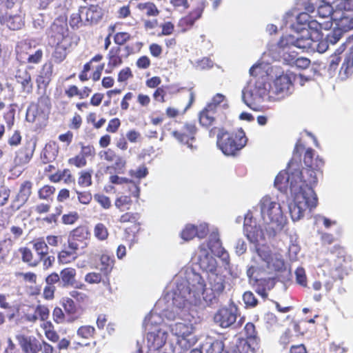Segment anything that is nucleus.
Here are the masks:
<instances>
[{"mask_svg":"<svg viewBox=\"0 0 353 353\" xmlns=\"http://www.w3.org/2000/svg\"><path fill=\"white\" fill-rule=\"evenodd\" d=\"M303 173L300 183L292 190L294 192V203L289 208L294 221L299 220L304 216L306 210L311 211L318 205V198L313 189L318 182L317 177H314L308 171Z\"/></svg>","mask_w":353,"mask_h":353,"instance_id":"f257e3e1","label":"nucleus"},{"mask_svg":"<svg viewBox=\"0 0 353 353\" xmlns=\"http://www.w3.org/2000/svg\"><path fill=\"white\" fill-rule=\"evenodd\" d=\"M226 285V276L221 274H210L207 276V283L201 274L194 273L189 279L190 293L194 296L201 295L208 303H216L223 294Z\"/></svg>","mask_w":353,"mask_h":353,"instance_id":"f03ea898","label":"nucleus"},{"mask_svg":"<svg viewBox=\"0 0 353 353\" xmlns=\"http://www.w3.org/2000/svg\"><path fill=\"white\" fill-rule=\"evenodd\" d=\"M208 135L210 138L216 136V146L228 157H236L246 145L248 138L242 130L230 132L223 128H212Z\"/></svg>","mask_w":353,"mask_h":353,"instance_id":"7ed1b4c3","label":"nucleus"},{"mask_svg":"<svg viewBox=\"0 0 353 353\" xmlns=\"http://www.w3.org/2000/svg\"><path fill=\"white\" fill-rule=\"evenodd\" d=\"M259 205L263 222L266 225V231L270 235H276L285 223V217L280 203L269 195H265L261 198Z\"/></svg>","mask_w":353,"mask_h":353,"instance_id":"20e7f679","label":"nucleus"},{"mask_svg":"<svg viewBox=\"0 0 353 353\" xmlns=\"http://www.w3.org/2000/svg\"><path fill=\"white\" fill-rule=\"evenodd\" d=\"M247 276L249 283L255 292L262 298L268 297V291L273 288L274 285V278L265 273L263 265H251L247 270Z\"/></svg>","mask_w":353,"mask_h":353,"instance_id":"39448f33","label":"nucleus"},{"mask_svg":"<svg viewBox=\"0 0 353 353\" xmlns=\"http://www.w3.org/2000/svg\"><path fill=\"white\" fill-rule=\"evenodd\" d=\"M256 250L258 256L265 263L262 265L265 268L267 274L270 276L285 270L284 260L277 254H273L269 247L262 245L256 248Z\"/></svg>","mask_w":353,"mask_h":353,"instance_id":"423d86ee","label":"nucleus"},{"mask_svg":"<svg viewBox=\"0 0 353 353\" xmlns=\"http://www.w3.org/2000/svg\"><path fill=\"white\" fill-rule=\"evenodd\" d=\"M173 125L172 130L170 129V134L179 142L187 145L192 148V142L195 140V135L197 132V128L193 122H182L172 121L169 123Z\"/></svg>","mask_w":353,"mask_h":353,"instance_id":"0eeeda50","label":"nucleus"},{"mask_svg":"<svg viewBox=\"0 0 353 353\" xmlns=\"http://www.w3.org/2000/svg\"><path fill=\"white\" fill-rule=\"evenodd\" d=\"M244 332L246 340L240 341L235 349L228 353H255L260 339L254 323H247L244 327Z\"/></svg>","mask_w":353,"mask_h":353,"instance_id":"6e6552de","label":"nucleus"},{"mask_svg":"<svg viewBox=\"0 0 353 353\" xmlns=\"http://www.w3.org/2000/svg\"><path fill=\"white\" fill-rule=\"evenodd\" d=\"M152 323H145V328L150 330ZM147 345L150 352H156L162 348L167 341L168 333L159 328L156 327L154 330L149 331L147 334Z\"/></svg>","mask_w":353,"mask_h":353,"instance_id":"1a4fd4ad","label":"nucleus"},{"mask_svg":"<svg viewBox=\"0 0 353 353\" xmlns=\"http://www.w3.org/2000/svg\"><path fill=\"white\" fill-rule=\"evenodd\" d=\"M291 161L289 163L288 172H280L274 179V185L279 189H281L286 186V184L290 183L291 190L296 188L301 179V172L299 170L292 171L291 168L293 165Z\"/></svg>","mask_w":353,"mask_h":353,"instance_id":"9d476101","label":"nucleus"},{"mask_svg":"<svg viewBox=\"0 0 353 353\" xmlns=\"http://www.w3.org/2000/svg\"><path fill=\"white\" fill-rule=\"evenodd\" d=\"M297 75L290 71H287L279 75L274 81L275 93L282 97L288 96L294 90V82Z\"/></svg>","mask_w":353,"mask_h":353,"instance_id":"9b49d317","label":"nucleus"},{"mask_svg":"<svg viewBox=\"0 0 353 353\" xmlns=\"http://www.w3.org/2000/svg\"><path fill=\"white\" fill-rule=\"evenodd\" d=\"M193 330L191 324L181 322L175 323L172 328V332L178 337V343L185 348H190L194 344Z\"/></svg>","mask_w":353,"mask_h":353,"instance_id":"f8f14e48","label":"nucleus"},{"mask_svg":"<svg viewBox=\"0 0 353 353\" xmlns=\"http://www.w3.org/2000/svg\"><path fill=\"white\" fill-rule=\"evenodd\" d=\"M314 150L311 148H308L305 150L303 155V162L305 165V168L299 170V172H301V176H303V172L307 171L310 172L314 177H317L316 172H321L322 173L321 169L324 165V161L318 156L314 159Z\"/></svg>","mask_w":353,"mask_h":353,"instance_id":"ddd939ff","label":"nucleus"},{"mask_svg":"<svg viewBox=\"0 0 353 353\" xmlns=\"http://www.w3.org/2000/svg\"><path fill=\"white\" fill-rule=\"evenodd\" d=\"M90 232L84 225H79L70 232L68 244L73 248L83 249L87 247Z\"/></svg>","mask_w":353,"mask_h":353,"instance_id":"4468645a","label":"nucleus"},{"mask_svg":"<svg viewBox=\"0 0 353 353\" xmlns=\"http://www.w3.org/2000/svg\"><path fill=\"white\" fill-rule=\"evenodd\" d=\"M205 6V1H199L196 7L179 20V26L182 28L183 31L190 30L194 25L195 21L201 17Z\"/></svg>","mask_w":353,"mask_h":353,"instance_id":"2eb2a0df","label":"nucleus"},{"mask_svg":"<svg viewBox=\"0 0 353 353\" xmlns=\"http://www.w3.org/2000/svg\"><path fill=\"white\" fill-rule=\"evenodd\" d=\"M141 215L139 212H126L121 214L118 219V221L121 224L130 223V228L125 229V233L128 234V237L132 236H135V234L139 231L141 223L139 221Z\"/></svg>","mask_w":353,"mask_h":353,"instance_id":"dca6fc26","label":"nucleus"},{"mask_svg":"<svg viewBox=\"0 0 353 353\" xmlns=\"http://www.w3.org/2000/svg\"><path fill=\"white\" fill-rule=\"evenodd\" d=\"M226 119L225 115L215 112L206 105L199 113V124L209 130L214 128L218 120L223 121Z\"/></svg>","mask_w":353,"mask_h":353,"instance_id":"f3484780","label":"nucleus"},{"mask_svg":"<svg viewBox=\"0 0 353 353\" xmlns=\"http://www.w3.org/2000/svg\"><path fill=\"white\" fill-rule=\"evenodd\" d=\"M16 338L24 353H39L41 350V344L32 336L17 334Z\"/></svg>","mask_w":353,"mask_h":353,"instance_id":"a211bd4d","label":"nucleus"},{"mask_svg":"<svg viewBox=\"0 0 353 353\" xmlns=\"http://www.w3.org/2000/svg\"><path fill=\"white\" fill-rule=\"evenodd\" d=\"M237 315L232 309L223 307L218 310L214 315V321L221 327L226 328L236 323Z\"/></svg>","mask_w":353,"mask_h":353,"instance_id":"6ab92c4d","label":"nucleus"},{"mask_svg":"<svg viewBox=\"0 0 353 353\" xmlns=\"http://www.w3.org/2000/svg\"><path fill=\"white\" fill-rule=\"evenodd\" d=\"M52 45L68 44V28L67 24L58 25L53 23L51 26Z\"/></svg>","mask_w":353,"mask_h":353,"instance_id":"aec40b11","label":"nucleus"},{"mask_svg":"<svg viewBox=\"0 0 353 353\" xmlns=\"http://www.w3.org/2000/svg\"><path fill=\"white\" fill-rule=\"evenodd\" d=\"M205 105L215 112L221 114L223 116L225 115L223 111L228 110L229 108V103L226 97L221 93H217L214 95L210 101Z\"/></svg>","mask_w":353,"mask_h":353,"instance_id":"412c9836","label":"nucleus"},{"mask_svg":"<svg viewBox=\"0 0 353 353\" xmlns=\"http://www.w3.org/2000/svg\"><path fill=\"white\" fill-rule=\"evenodd\" d=\"M353 74V46L345 54L341 68L339 71V77L344 81Z\"/></svg>","mask_w":353,"mask_h":353,"instance_id":"4be33fe9","label":"nucleus"},{"mask_svg":"<svg viewBox=\"0 0 353 353\" xmlns=\"http://www.w3.org/2000/svg\"><path fill=\"white\" fill-rule=\"evenodd\" d=\"M334 0H323L322 3L318 7L317 13L321 18H328L330 17L332 20H337V9L335 7Z\"/></svg>","mask_w":353,"mask_h":353,"instance_id":"5701e85b","label":"nucleus"},{"mask_svg":"<svg viewBox=\"0 0 353 353\" xmlns=\"http://www.w3.org/2000/svg\"><path fill=\"white\" fill-rule=\"evenodd\" d=\"M109 181L112 184L121 185L127 184V188L129 192H131L133 197L138 199L140 195V188L137 183L132 180L125 177H120L117 174L111 175L109 177Z\"/></svg>","mask_w":353,"mask_h":353,"instance_id":"b1692460","label":"nucleus"},{"mask_svg":"<svg viewBox=\"0 0 353 353\" xmlns=\"http://www.w3.org/2000/svg\"><path fill=\"white\" fill-rule=\"evenodd\" d=\"M32 184L29 181L21 183L19 191L12 202V208L19 209L28 199L31 194Z\"/></svg>","mask_w":353,"mask_h":353,"instance_id":"393cba45","label":"nucleus"},{"mask_svg":"<svg viewBox=\"0 0 353 353\" xmlns=\"http://www.w3.org/2000/svg\"><path fill=\"white\" fill-rule=\"evenodd\" d=\"M62 306L68 316V321L72 323L81 317V312L79 307L75 304L74 300L70 297H65L62 301Z\"/></svg>","mask_w":353,"mask_h":353,"instance_id":"a878e982","label":"nucleus"},{"mask_svg":"<svg viewBox=\"0 0 353 353\" xmlns=\"http://www.w3.org/2000/svg\"><path fill=\"white\" fill-rule=\"evenodd\" d=\"M248 216L249 214H248L245 216L243 224L244 231L246 233L248 239L253 243H256L259 241V236H261L262 232L256 226L253 227L249 224V222H251L252 221V216L250 217H248Z\"/></svg>","mask_w":353,"mask_h":353,"instance_id":"bb28decb","label":"nucleus"},{"mask_svg":"<svg viewBox=\"0 0 353 353\" xmlns=\"http://www.w3.org/2000/svg\"><path fill=\"white\" fill-rule=\"evenodd\" d=\"M34 143H27L16 154L14 161L17 165H23L28 163L32 157Z\"/></svg>","mask_w":353,"mask_h":353,"instance_id":"cd10ccee","label":"nucleus"},{"mask_svg":"<svg viewBox=\"0 0 353 353\" xmlns=\"http://www.w3.org/2000/svg\"><path fill=\"white\" fill-rule=\"evenodd\" d=\"M207 232L208 230H205V228H203L201 231L200 234L197 226L188 223L186 224L181 230L180 236L184 241H188L192 240L196 236L203 238L207 234Z\"/></svg>","mask_w":353,"mask_h":353,"instance_id":"c85d7f7f","label":"nucleus"},{"mask_svg":"<svg viewBox=\"0 0 353 353\" xmlns=\"http://www.w3.org/2000/svg\"><path fill=\"white\" fill-rule=\"evenodd\" d=\"M199 265L203 271L208 273V275L212 273H218L216 260L212 256L205 254V256L200 257Z\"/></svg>","mask_w":353,"mask_h":353,"instance_id":"c756f323","label":"nucleus"},{"mask_svg":"<svg viewBox=\"0 0 353 353\" xmlns=\"http://www.w3.org/2000/svg\"><path fill=\"white\" fill-rule=\"evenodd\" d=\"M78 249L73 248L71 245L64 248L58 254V260L60 263L67 264L75 261L78 257Z\"/></svg>","mask_w":353,"mask_h":353,"instance_id":"7c9ffc66","label":"nucleus"},{"mask_svg":"<svg viewBox=\"0 0 353 353\" xmlns=\"http://www.w3.org/2000/svg\"><path fill=\"white\" fill-rule=\"evenodd\" d=\"M208 247L213 254L221 257L223 260L226 261L229 259L228 252L222 247L220 239L216 236H214L209 240Z\"/></svg>","mask_w":353,"mask_h":353,"instance_id":"2f4dec72","label":"nucleus"},{"mask_svg":"<svg viewBox=\"0 0 353 353\" xmlns=\"http://www.w3.org/2000/svg\"><path fill=\"white\" fill-rule=\"evenodd\" d=\"M18 83H21L24 90L29 92L32 88L31 77L26 67L19 68L15 74Z\"/></svg>","mask_w":353,"mask_h":353,"instance_id":"473e14b6","label":"nucleus"},{"mask_svg":"<svg viewBox=\"0 0 353 353\" xmlns=\"http://www.w3.org/2000/svg\"><path fill=\"white\" fill-rule=\"evenodd\" d=\"M48 179L53 183H58L63 179L66 184L74 182V178L72 175L70 170L68 168L64 169L63 171L57 170L54 173L49 174Z\"/></svg>","mask_w":353,"mask_h":353,"instance_id":"72a5a7b5","label":"nucleus"},{"mask_svg":"<svg viewBox=\"0 0 353 353\" xmlns=\"http://www.w3.org/2000/svg\"><path fill=\"white\" fill-rule=\"evenodd\" d=\"M114 257L107 253H103L100 256L101 272L105 276H108L112 272L114 265Z\"/></svg>","mask_w":353,"mask_h":353,"instance_id":"f704fd0d","label":"nucleus"},{"mask_svg":"<svg viewBox=\"0 0 353 353\" xmlns=\"http://www.w3.org/2000/svg\"><path fill=\"white\" fill-rule=\"evenodd\" d=\"M137 8L141 12L145 14L147 17H157L159 14L160 11L153 2L139 3L137 6Z\"/></svg>","mask_w":353,"mask_h":353,"instance_id":"c9c22d12","label":"nucleus"},{"mask_svg":"<svg viewBox=\"0 0 353 353\" xmlns=\"http://www.w3.org/2000/svg\"><path fill=\"white\" fill-rule=\"evenodd\" d=\"M108 59L109 66L115 68L120 65L123 63L120 47H112L108 54Z\"/></svg>","mask_w":353,"mask_h":353,"instance_id":"e433bc0d","label":"nucleus"},{"mask_svg":"<svg viewBox=\"0 0 353 353\" xmlns=\"http://www.w3.org/2000/svg\"><path fill=\"white\" fill-rule=\"evenodd\" d=\"M76 270L73 268H65L61 271L60 276L63 286L74 285L75 283Z\"/></svg>","mask_w":353,"mask_h":353,"instance_id":"4c0bfd02","label":"nucleus"},{"mask_svg":"<svg viewBox=\"0 0 353 353\" xmlns=\"http://www.w3.org/2000/svg\"><path fill=\"white\" fill-rule=\"evenodd\" d=\"M60 281V276L57 273H52L46 278V282L49 286L46 287V299H52L55 287L54 283Z\"/></svg>","mask_w":353,"mask_h":353,"instance_id":"58836bf2","label":"nucleus"},{"mask_svg":"<svg viewBox=\"0 0 353 353\" xmlns=\"http://www.w3.org/2000/svg\"><path fill=\"white\" fill-rule=\"evenodd\" d=\"M39 7L37 8L32 12L33 26L37 30H42L43 28V1L39 0Z\"/></svg>","mask_w":353,"mask_h":353,"instance_id":"ea45409f","label":"nucleus"},{"mask_svg":"<svg viewBox=\"0 0 353 353\" xmlns=\"http://www.w3.org/2000/svg\"><path fill=\"white\" fill-rule=\"evenodd\" d=\"M101 19L99 8L96 5H90L85 12V21L90 23H97Z\"/></svg>","mask_w":353,"mask_h":353,"instance_id":"a19ab883","label":"nucleus"},{"mask_svg":"<svg viewBox=\"0 0 353 353\" xmlns=\"http://www.w3.org/2000/svg\"><path fill=\"white\" fill-rule=\"evenodd\" d=\"M314 38L310 35L307 37L301 36L298 37L294 41V46L298 48L302 49L303 51L312 52Z\"/></svg>","mask_w":353,"mask_h":353,"instance_id":"79ce46f5","label":"nucleus"},{"mask_svg":"<svg viewBox=\"0 0 353 353\" xmlns=\"http://www.w3.org/2000/svg\"><path fill=\"white\" fill-rule=\"evenodd\" d=\"M32 48L30 42L27 41H22L18 43L16 46L17 57L20 61L25 62L27 57L26 52H32Z\"/></svg>","mask_w":353,"mask_h":353,"instance_id":"37998d69","label":"nucleus"},{"mask_svg":"<svg viewBox=\"0 0 353 353\" xmlns=\"http://www.w3.org/2000/svg\"><path fill=\"white\" fill-rule=\"evenodd\" d=\"M23 18L20 14L10 15L6 17V25L10 30H20L23 26Z\"/></svg>","mask_w":353,"mask_h":353,"instance_id":"c03bdc74","label":"nucleus"},{"mask_svg":"<svg viewBox=\"0 0 353 353\" xmlns=\"http://www.w3.org/2000/svg\"><path fill=\"white\" fill-rule=\"evenodd\" d=\"M59 145L54 141H50L46 144V163L52 162L59 154Z\"/></svg>","mask_w":353,"mask_h":353,"instance_id":"a18cd8bd","label":"nucleus"},{"mask_svg":"<svg viewBox=\"0 0 353 353\" xmlns=\"http://www.w3.org/2000/svg\"><path fill=\"white\" fill-rule=\"evenodd\" d=\"M96 334L95 327L90 325H81L77 330V336L83 339H93Z\"/></svg>","mask_w":353,"mask_h":353,"instance_id":"49530a36","label":"nucleus"},{"mask_svg":"<svg viewBox=\"0 0 353 353\" xmlns=\"http://www.w3.org/2000/svg\"><path fill=\"white\" fill-rule=\"evenodd\" d=\"M307 26L308 28V35L313 38H321L323 37L321 32L323 29L322 24L316 20L311 19Z\"/></svg>","mask_w":353,"mask_h":353,"instance_id":"de8ad7c7","label":"nucleus"},{"mask_svg":"<svg viewBox=\"0 0 353 353\" xmlns=\"http://www.w3.org/2000/svg\"><path fill=\"white\" fill-rule=\"evenodd\" d=\"M336 21H337V26L343 32H347L353 29V17H350L343 13L339 18H337Z\"/></svg>","mask_w":353,"mask_h":353,"instance_id":"09e8293b","label":"nucleus"},{"mask_svg":"<svg viewBox=\"0 0 353 353\" xmlns=\"http://www.w3.org/2000/svg\"><path fill=\"white\" fill-rule=\"evenodd\" d=\"M132 196L131 192H130V195H121L117 197L114 201L115 207L120 211L128 210L132 203L131 199Z\"/></svg>","mask_w":353,"mask_h":353,"instance_id":"8fccbe9b","label":"nucleus"},{"mask_svg":"<svg viewBox=\"0 0 353 353\" xmlns=\"http://www.w3.org/2000/svg\"><path fill=\"white\" fill-rule=\"evenodd\" d=\"M43 118L42 112L39 110L37 105H31L27 110L26 119L29 122H35Z\"/></svg>","mask_w":353,"mask_h":353,"instance_id":"3c124183","label":"nucleus"},{"mask_svg":"<svg viewBox=\"0 0 353 353\" xmlns=\"http://www.w3.org/2000/svg\"><path fill=\"white\" fill-rule=\"evenodd\" d=\"M168 85H161L157 88L152 93V99L156 103H164L166 102Z\"/></svg>","mask_w":353,"mask_h":353,"instance_id":"603ef678","label":"nucleus"},{"mask_svg":"<svg viewBox=\"0 0 353 353\" xmlns=\"http://www.w3.org/2000/svg\"><path fill=\"white\" fill-rule=\"evenodd\" d=\"M62 212V207L56 209L54 213H52L46 216V227L49 229L54 228L59 225V218Z\"/></svg>","mask_w":353,"mask_h":353,"instance_id":"864d4df0","label":"nucleus"},{"mask_svg":"<svg viewBox=\"0 0 353 353\" xmlns=\"http://www.w3.org/2000/svg\"><path fill=\"white\" fill-rule=\"evenodd\" d=\"M92 173L93 171L92 170L81 171L78 178V184L83 188L90 186L92 183Z\"/></svg>","mask_w":353,"mask_h":353,"instance_id":"5fc2aeb1","label":"nucleus"},{"mask_svg":"<svg viewBox=\"0 0 353 353\" xmlns=\"http://www.w3.org/2000/svg\"><path fill=\"white\" fill-rule=\"evenodd\" d=\"M242 99L247 106L251 109H254L256 103V96L252 90L249 88H244L242 91Z\"/></svg>","mask_w":353,"mask_h":353,"instance_id":"6e6d98bb","label":"nucleus"},{"mask_svg":"<svg viewBox=\"0 0 353 353\" xmlns=\"http://www.w3.org/2000/svg\"><path fill=\"white\" fill-rule=\"evenodd\" d=\"M94 234L98 240L105 241L108 238L109 232L103 223H98L94 228Z\"/></svg>","mask_w":353,"mask_h":353,"instance_id":"4d7b16f0","label":"nucleus"},{"mask_svg":"<svg viewBox=\"0 0 353 353\" xmlns=\"http://www.w3.org/2000/svg\"><path fill=\"white\" fill-rule=\"evenodd\" d=\"M114 161V163L112 164V165L108 167V168H112L117 174H124L126 169L125 159L121 156H118V157Z\"/></svg>","mask_w":353,"mask_h":353,"instance_id":"13d9d810","label":"nucleus"},{"mask_svg":"<svg viewBox=\"0 0 353 353\" xmlns=\"http://www.w3.org/2000/svg\"><path fill=\"white\" fill-rule=\"evenodd\" d=\"M54 46L55 49L52 54V57L54 59L55 61L61 62L66 57V50L68 44H60Z\"/></svg>","mask_w":353,"mask_h":353,"instance_id":"bf43d9fd","label":"nucleus"},{"mask_svg":"<svg viewBox=\"0 0 353 353\" xmlns=\"http://www.w3.org/2000/svg\"><path fill=\"white\" fill-rule=\"evenodd\" d=\"M312 52L316 51L319 53H323L328 49V41L321 38H314Z\"/></svg>","mask_w":353,"mask_h":353,"instance_id":"052dcab7","label":"nucleus"},{"mask_svg":"<svg viewBox=\"0 0 353 353\" xmlns=\"http://www.w3.org/2000/svg\"><path fill=\"white\" fill-rule=\"evenodd\" d=\"M79 219V214L76 211L64 214L61 217V222L64 225H73Z\"/></svg>","mask_w":353,"mask_h":353,"instance_id":"680f3d73","label":"nucleus"},{"mask_svg":"<svg viewBox=\"0 0 353 353\" xmlns=\"http://www.w3.org/2000/svg\"><path fill=\"white\" fill-rule=\"evenodd\" d=\"M131 34L127 32H119L114 35V42L118 46H123L130 41Z\"/></svg>","mask_w":353,"mask_h":353,"instance_id":"e2e57ef3","label":"nucleus"},{"mask_svg":"<svg viewBox=\"0 0 353 353\" xmlns=\"http://www.w3.org/2000/svg\"><path fill=\"white\" fill-rule=\"evenodd\" d=\"M94 199L105 210L110 209L112 206L110 197L103 194H95Z\"/></svg>","mask_w":353,"mask_h":353,"instance_id":"0e129e2a","label":"nucleus"},{"mask_svg":"<svg viewBox=\"0 0 353 353\" xmlns=\"http://www.w3.org/2000/svg\"><path fill=\"white\" fill-rule=\"evenodd\" d=\"M68 163L70 165L81 168L87 165V160L79 153L74 157L70 158Z\"/></svg>","mask_w":353,"mask_h":353,"instance_id":"69168bd1","label":"nucleus"},{"mask_svg":"<svg viewBox=\"0 0 353 353\" xmlns=\"http://www.w3.org/2000/svg\"><path fill=\"white\" fill-rule=\"evenodd\" d=\"M26 54L28 55L25 61H27L29 63H37L41 61L43 56V51L41 49H37L34 51L32 48V52H26Z\"/></svg>","mask_w":353,"mask_h":353,"instance_id":"338daca9","label":"nucleus"},{"mask_svg":"<svg viewBox=\"0 0 353 353\" xmlns=\"http://www.w3.org/2000/svg\"><path fill=\"white\" fill-rule=\"evenodd\" d=\"M72 299H74L78 303H85L89 301V296L84 292L73 290L69 292Z\"/></svg>","mask_w":353,"mask_h":353,"instance_id":"774afa93","label":"nucleus"}]
</instances>
